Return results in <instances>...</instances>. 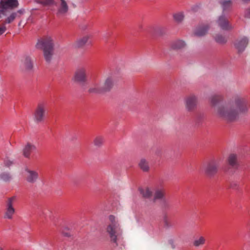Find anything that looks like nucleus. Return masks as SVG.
Returning a JSON list of instances; mask_svg holds the SVG:
<instances>
[{
    "mask_svg": "<svg viewBox=\"0 0 250 250\" xmlns=\"http://www.w3.org/2000/svg\"><path fill=\"white\" fill-rule=\"evenodd\" d=\"M249 42V38L246 36H241L236 39L233 42L235 49L239 53L243 52L247 47Z\"/></svg>",
    "mask_w": 250,
    "mask_h": 250,
    "instance_id": "10",
    "label": "nucleus"
},
{
    "mask_svg": "<svg viewBox=\"0 0 250 250\" xmlns=\"http://www.w3.org/2000/svg\"><path fill=\"white\" fill-rule=\"evenodd\" d=\"M60 4L58 10V14L63 15L68 11V7L64 0H60Z\"/></svg>",
    "mask_w": 250,
    "mask_h": 250,
    "instance_id": "22",
    "label": "nucleus"
},
{
    "mask_svg": "<svg viewBox=\"0 0 250 250\" xmlns=\"http://www.w3.org/2000/svg\"><path fill=\"white\" fill-rule=\"evenodd\" d=\"M164 225L165 227L167 228H168L171 227L170 222L166 219L164 221Z\"/></svg>",
    "mask_w": 250,
    "mask_h": 250,
    "instance_id": "37",
    "label": "nucleus"
},
{
    "mask_svg": "<svg viewBox=\"0 0 250 250\" xmlns=\"http://www.w3.org/2000/svg\"><path fill=\"white\" fill-rule=\"evenodd\" d=\"M24 176L26 181L28 183L34 184L37 181L39 175L37 171L29 168H26L25 169Z\"/></svg>",
    "mask_w": 250,
    "mask_h": 250,
    "instance_id": "11",
    "label": "nucleus"
},
{
    "mask_svg": "<svg viewBox=\"0 0 250 250\" xmlns=\"http://www.w3.org/2000/svg\"><path fill=\"white\" fill-rule=\"evenodd\" d=\"M205 238L204 236H200L193 241V244L195 247H198L203 245L205 243Z\"/></svg>",
    "mask_w": 250,
    "mask_h": 250,
    "instance_id": "28",
    "label": "nucleus"
},
{
    "mask_svg": "<svg viewBox=\"0 0 250 250\" xmlns=\"http://www.w3.org/2000/svg\"><path fill=\"white\" fill-rule=\"evenodd\" d=\"M15 213V209L14 208H5L4 218L5 219H11Z\"/></svg>",
    "mask_w": 250,
    "mask_h": 250,
    "instance_id": "26",
    "label": "nucleus"
},
{
    "mask_svg": "<svg viewBox=\"0 0 250 250\" xmlns=\"http://www.w3.org/2000/svg\"><path fill=\"white\" fill-rule=\"evenodd\" d=\"M243 2L248 3L250 2V0H241Z\"/></svg>",
    "mask_w": 250,
    "mask_h": 250,
    "instance_id": "40",
    "label": "nucleus"
},
{
    "mask_svg": "<svg viewBox=\"0 0 250 250\" xmlns=\"http://www.w3.org/2000/svg\"><path fill=\"white\" fill-rule=\"evenodd\" d=\"M222 100V97L220 95H215L210 97L209 99L210 105L213 108L215 114V109L220 105L218 104Z\"/></svg>",
    "mask_w": 250,
    "mask_h": 250,
    "instance_id": "17",
    "label": "nucleus"
},
{
    "mask_svg": "<svg viewBox=\"0 0 250 250\" xmlns=\"http://www.w3.org/2000/svg\"><path fill=\"white\" fill-rule=\"evenodd\" d=\"M4 164H5V166H9L10 165H11L12 164V162H11L10 161H6L5 162Z\"/></svg>",
    "mask_w": 250,
    "mask_h": 250,
    "instance_id": "38",
    "label": "nucleus"
},
{
    "mask_svg": "<svg viewBox=\"0 0 250 250\" xmlns=\"http://www.w3.org/2000/svg\"><path fill=\"white\" fill-rule=\"evenodd\" d=\"M115 84V76L109 75L101 80L95 81L89 87L88 91L91 93L104 94L109 92Z\"/></svg>",
    "mask_w": 250,
    "mask_h": 250,
    "instance_id": "3",
    "label": "nucleus"
},
{
    "mask_svg": "<svg viewBox=\"0 0 250 250\" xmlns=\"http://www.w3.org/2000/svg\"><path fill=\"white\" fill-rule=\"evenodd\" d=\"M139 191L144 198L147 199L152 197L153 193V189L148 187L140 188Z\"/></svg>",
    "mask_w": 250,
    "mask_h": 250,
    "instance_id": "18",
    "label": "nucleus"
},
{
    "mask_svg": "<svg viewBox=\"0 0 250 250\" xmlns=\"http://www.w3.org/2000/svg\"><path fill=\"white\" fill-rule=\"evenodd\" d=\"M36 47L43 50V57L45 61L50 63L53 60L55 54L54 43L53 39L49 36L45 37L38 42Z\"/></svg>",
    "mask_w": 250,
    "mask_h": 250,
    "instance_id": "4",
    "label": "nucleus"
},
{
    "mask_svg": "<svg viewBox=\"0 0 250 250\" xmlns=\"http://www.w3.org/2000/svg\"><path fill=\"white\" fill-rule=\"evenodd\" d=\"M217 23L218 26L224 31H230L233 28V26L229 22L228 19L223 15L219 17Z\"/></svg>",
    "mask_w": 250,
    "mask_h": 250,
    "instance_id": "12",
    "label": "nucleus"
},
{
    "mask_svg": "<svg viewBox=\"0 0 250 250\" xmlns=\"http://www.w3.org/2000/svg\"><path fill=\"white\" fill-rule=\"evenodd\" d=\"M229 165L233 168H237L238 166L237 156L235 154H230L228 158Z\"/></svg>",
    "mask_w": 250,
    "mask_h": 250,
    "instance_id": "20",
    "label": "nucleus"
},
{
    "mask_svg": "<svg viewBox=\"0 0 250 250\" xmlns=\"http://www.w3.org/2000/svg\"><path fill=\"white\" fill-rule=\"evenodd\" d=\"M139 167L144 172L148 171L150 168L148 161L145 158L140 160L139 163Z\"/></svg>",
    "mask_w": 250,
    "mask_h": 250,
    "instance_id": "24",
    "label": "nucleus"
},
{
    "mask_svg": "<svg viewBox=\"0 0 250 250\" xmlns=\"http://www.w3.org/2000/svg\"><path fill=\"white\" fill-rule=\"evenodd\" d=\"M165 192L162 189H157L155 190L154 194L153 200L163 199L164 197Z\"/></svg>",
    "mask_w": 250,
    "mask_h": 250,
    "instance_id": "27",
    "label": "nucleus"
},
{
    "mask_svg": "<svg viewBox=\"0 0 250 250\" xmlns=\"http://www.w3.org/2000/svg\"><path fill=\"white\" fill-rule=\"evenodd\" d=\"M21 69L25 72H29L32 70L33 63L29 57H25L21 61L20 65Z\"/></svg>",
    "mask_w": 250,
    "mask_h": 250,
    "instance_id": "14",
    "label": "nucleus"
},
{
    "mask_svg": "<svg viewBox=\"0 0 250 250\" xmlns=\"http://www.w3.org/2000/svg\"><path fill=\"white\" fill-rule=\"evenodd\" d=\"M23 12L24 11L23 10H19L18 11H17V12H12L11 13H7L6 11L5 12H3V13H1V14H5L6 16V17H8V16L9 15H11L12 14H15V19L17 18V17H20L21 15H22L23 13Z\"/></svg>",
    "mask_w": 250,
    "mask_h": 250,
    "instance_id": "33",
    "label": "nucleus"
},
{
    "mask_svg": "<svg viewBox=\"0 0 250 250\" xmlns=\"http://www.w3.org/2000/svg\"><path fill=\"white\" fill-rule=\"evenodd\" d=\"M15 14L13 13L8 16V17L3 18V22L0 25V36L3 34L6 30V24L12 23L15 20Z\"/></svg>",
    "mask_w": 250,
    "mask_h": 250,
    "instance_id": "15",
    "label": "nucleus"
},
{
    "mask_svg": "<svg viewBox=\"0 0 250 250\" xmlns=\"http://www.w3.org/2000/svg\"><path fill=\"white\" fill-rule=\"evenodd\" d=\"M105 230L110 238V242L118 246V241L122 233L120 220L113 215L108 216Z\"/></svg>",
    "mask_w": 250,
    "mask_h": 250,
    "instance_id": "2",
    "label": "nucleus"
},
{
    "mask_svg": "<svg viewBox=\"0 0 250 250\" xmlns=\"http://www.w3.org/2000/svg\"><path fill=\"white\" fill-rule=\"evenodd\" d=\"M36 2L41 4L43 6H49L54 3L53 0H36Z\"/></svg>",
    "mask_w": 250,
    "mask_h": 250,
    "instance_id": "30",
    "label": "nucleus"
},
{
    "mask_svg": "<svg viewBox=\"0 0 250 250\" xmlns=\"http://www.w3.org/2000/svg\"><path fill=\"white\" fill-rule=\"evenodd\" d=\"M104 141V137L102 136H97L93 140V144L96 147L100 148L103 145Z\"/></svg>",
    "mask_w": 250,
    "mask_h": 250,
    "instance_id": "25",
    "label": "nucleus"
},
{
    "mask_svg": "<svg viewBox=\"0 0 250 250\" xmlns=\"http://www.w3.org/2000/svg\"><path fill=\"white\" fill-rule=\"evenodd\" d=\"M47 112V104L45 102H40L38 104L33 113L34 121L37 124L44 121Z\"/></svg>",
    "mask_w": 250,
    "mask_h": 250,
    "instance_id": "5",
    "label": "nucleus"
},
{
    "mask_svg": "<svg viewBox=\"0 0 250 250\" xmlns=\"http://www.w3.org/2000/svg\"><path fill=\"white\" fill-rule=\"evenodd\" d=\"M63 235L65 236H67V237H69L71 235V234H70V233H64L63 232Z\"/></svg>",
    "mask_w": 250,
    "mask_h": 250,
    "instance_id": "39",
    "label": "nucleus"
},
{
    "mask_svg": "<svg viewBox=\"0 0 250 250\" xmlns=\"http://www.w3.org/2000/svg\"><path fill=\"white\" fill-rule=\"evenodd\" d=\"M186 42L182 40H177L173 41L171 44L170 47L172 49L179 50H182L186 47Z\"/></svg>",
    "mask_w": 250,
    "mask_h": 250,
    "instance_id": "16",
    "label": "nucleus"
},
{
    "mask_svg": "<svg viewBox=\"0 0 250 250\" xmlns=\"http://www.w3.org/2000/svg\"><path fill=\"white\" fill-rule=\"evenodd\" d=\"M213 37L215 42L220 45H224L228 42V39L225 35L216 33Z\"/></svg>",
    "mask_w": 250,
    "mask_h": 250,
    "instance_id": "19",
    "label": "nucleus"
},
{
    "mask_svg": "<svg viewBox=\"0 0 250 250\" xmlns=\"http://www.w3.org/2000/svg\"><path fill=\"white\" fill-rule=\"evenodd\" d=\"M159 34L160 35H162V34H162V33H159Z\"/></svg>",
    "mask_w": 250,
    "mask_h": 250,
    "instance_id": "41",
    "label": "nucleus"
},
{
    "mask_svg": "<svg viewBox=\"0 0 250 250\" xmlns=\"http://www.w3.org/2000/svg\"><path fill=\"white\" fill-rule=\"evenodd\" d=\"M0 179L4 182H9L11 179V176L8 173L3 172L0 175Z\"/></svg>",
    "mask_w": 250,
    "mask_h": 250,
    "instance_id": "32",
    "label": "nucleus"
},
{
    "mask_svg": "<svg viewBox=\"0 0 250 250\" xmlns=\"http://www.w3.org/2000/svg\"><path fill=\"white\" fill-rule=\"evenodd\" d=\"M220 164V159H213L209 161L204 168L205 174L209 178L214 177L218 171Z\"/></svg>",
    "mask_w": 250,
    "mask_h": 250,
    "instance_id": "6",
    "label": "nucleus"
},
{
    "mask_svg": "<svg viewBox=\"0 0 250 250\" xmlns=\"http://www.w3.org/2000/svg\"><path fill=\"white\" fill-rule=\"evenodd\" d=\"M245 16L247 18H250V7L245 10Z\"/></svg>",
    "mask_w": 250,
    "mask_h": 250,
    "instance_id": "36",
    "label": "nucleus"
},
{
    "mask_svg": "<svg viewBox=\"0 0 250 250\" xmlns=\"http://www.w3.org/2000/svg\"><path fill=\"white\" fill-rule=\"evenodd\" d=\"M1 9L0 10V19L6 18L5 14H1V13L6 11L7 13H11V9L16 8L19 5L18 0H1Z\"/></svg>",
    "mask_w": 250,
    "mask_h": 250,
    "instance_id": "7",
    "label": "nucleus"
},
{
    "mask_svg": "<svg viewBox=\"0 0 250 250\" xmlns=\"http://www.w3.org/2000/svg\"><path fill=\"white\" fill-rule=\"evenodd\" d=\"M168 243L170 245L171 248L172 249H174L176 248V244L175 243V242L174 240L173 239H170L168 240Z\"/></svg>",
    "mask_w": 250,
    "mask_h": 250,
    "instance_id": "35",
    "label": "nucleus"
},
{
    "mask_svg": "<svg viewBox=\"0 0 250 250\" xmlns=\"http://www.w3.org/2000/svg\"><path fill=\"white\" fill-rule=\"evenodd\" d=\"M222 6L224 10H227L231 5V2L230 0H224L221 3Z\"/></svg>",
    "mask_w": 250,
    "mask_h": 250,
    "instance_id": "34",
    "label": "nucleus"
},
{
    "mask_svg": "<svg viewBox=\"0 0 250 250\" xmlns=\"http://www.w3.org/2000/svg\"><path fill=\"white\" fill-rule=\"evenodd\" d=\"M184 104L186 110L191 112L195 111L198 106V96L193 94L187 96L184 99Z\"/></svg>",
    "mask_w": 250,
    "mask_h": 250,
    "instance_id": "8",
    "label": "nucleus"
},
{
    "mask_svg": "<svg viewBox=\"0 0 250 250\" xmlns=\"http://www.w3.org/2000/svg\"><path fill=\"white\" fill-rule=\"evenodd\" d=\"M89 38V36L85 35L78 39L74 43V47L78 48L83 47L86 43Z\"/></svg>",
    "mask_w": 250,
    "mask_h": 250,
    "instance_id": "21",
    "label": "nucleus"
},
{
    "mask_svg": "<svg viewBox=\"0 0 250 250\" xmlns=\"http://www.w3.org/2000/svg\"><path fill=\"white\" fill-rule=\"evenodd\" d=\"M209 28L208 24L200 25L194 29L193 34L197 37H202L206 35Z\"/></svg>",
    "mask_w": 250,
    "mask_h": 250,
    "instance_id": "13",
    "label": "nucleus"
},
{
    "mask_svg": "<svg viewBox=\"0 0 250 250\" xmlns=\"http://www.w3.org/2000/svg\"><path fill=\"white\" fill-rule=\"evenodd\" d=\"M16 196H12L8 198L6 201L5 208H14L13 206L16 201Z\"/></svg>",
    "mask_w": 250,
    "mask_h": 250,
    "instance_id": "29",
    "label": "nucleus"
},
{
    "mask_svg": "<svg viewBox=\"0 0 250 250\" xmlns=\"http://www.w3.org/2000/svg\"><path fill=\"white\" fill-rule=\"evenodd\" d=\"M36 148L35 146L28 143L23 149V155L26 158H29L31 152Z\"/></svg>",
    "mask_w": 250,
    "mask_h": 250,
    "instance_id": "23",
    "label": "nucleus"
},
{
    "mask_svg": "<svg viewBox=\"0 0 250 250\" xmlns=\"http://www.w3.org/2000/svg\"><path fill=\"white\" fill-rule=\"evenodd\" d=\"M87 70L86 66L79 67L75 71L74 80L82 84H84L87 81Z\"/></svg>",
    "mask_w": 250,
    "mask_h": 250,
    "instance_id": "9",
    "label": "nucleus"
},
{
    "mask_svg": "<svg viewBox=\"0 0 250 250\" xmlns=\"http://www.w3.org/2000/svg\"><path fill=\"white\" fill-rule=\"evenodd\" d=\"M250 103L245 96H235L231 103L221 104L215 109V115L227 122H234L239 117V113L248 112Z\"/></svg>",
    "mask_w": 250,
    "mask_h": 250,
    "instance_id": "1",
    "label": "nucleus"
},
{
    "mask_svg": "<svg viewBox=\"0 0 250 250\" xmlns=\"http://www.w3.org/2000/svg\"><path fill=\"white\" fill-rule=\"evenodd\" d=\"M184 15L182 13H178L173 15L175 21L178 23L181 22L184 20Z\"/></svg>",
    "mask_w": 250,
    "mask_h": 250,
    "instance_id": "31",
    "label": "nucleus"
}]
</instances>
